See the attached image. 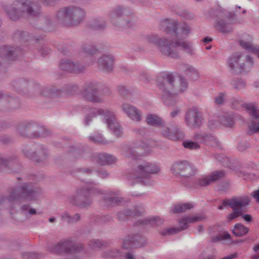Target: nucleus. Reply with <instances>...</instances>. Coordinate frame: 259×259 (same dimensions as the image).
I'll return each instance as SVG.
<instances>
[{"label": "nucleus", "instance_id": "nucleus-1", "mask_svg": "<svg viewBox=\"0 0 259 259\" xmlns=\"http://www.w3.org/2000/svg\"><path fill=\"white\" fill-rule=\"evenodd\" d=\"M162 26L164 30L171 35L170 39L161 38L156 34H148L145 36V41L157 46L162 55L172 58H179L180 50L190 55L194 54L192 44L184 40L191 30L187 24L178 25L175 20H165L163 22Z\"/></svg>", "mask_w": 259, "mask_h": 259}, {"label": "nucleus", "instance_id": "nucleus-2", "mask_svg": "<svg viewBox=\"0 0 259 259\" xmlns=\"http://www.w3.org/2000/svg\"><path fill=\"white\" fill-rule=\"evenodd\" d=\"M41 190L31 185L24 183L18 188H12L8 196L0 197V209L10 207L14 202L21 203L27 200L37 199Z\"/></svg>", "mask_w": 259, "mask_h": 259}, {"label": "nucleus", "instance_id": "nucleus-3", "mask_svg": "<svg viewBox=\"0 0 259 259\" xmlns=\"http://www.w3.org/2000/svg\"><path fill=\"white\" fill-rule=\"evenodd\" d=\"M4 8L8 16L14 21L19 19L25 13L29 17L37 18L41 11L39 3L33 0H14Z\"/></svg>", "mask_w": 259, "mask_h": 259}, {"label": "nucleus", "instance_id": "nucleus-4", "mask_svg": "<svg viewBox=\"0 0 259 259\" xmlns=\"http://www.w3.org/2000/svg\"><path fill=\"white\" fill-rule=\"evenodd\" d=\"M85 17L84 10L73 5L61 8L56 14L57 20L67 26L79 24L83 21Z\"/></svg>", "mask_w": 259, "mask_h": 259}, {"label": "nucleus", "instance_id": "nucleus-5", "mask_svg": "<svg viewBox=\"0 0 259 259\" xmlns=\"http://www.w3.org/2000/svg\"><path fill=\"white\" fill-rule=\"evenodd\" d=\"M157 84L159 88L164 92H175L182 93L188 88V84L186 79L182 76H179L176 80L172 73H163L157 77Z\"/></svg>", "mask_w": 259, "mask_h": 259}, {"label": "nucleus", "instance_id": "nucleus-6", "mask_svg": "<svg viewBox=\"0 0 259 259\" xmlns=\"http://www.w3.org/2000/svg\"><path fill=\"white\" fill-rule=\"evenodd\" d=\"M210 15L216 18L215 28L223 33H228L233 30L232 25L240 23L241 21L237 19V16L233 12H230L223 8H219L215 10L209 11Z\"/></svg>", "mask_w": 259, "mask_h": 259}, {"label": "nucleus", "instance_id": "nucleus-7", "mask_svg": "<svg viewBox=\"0 0 259 259\" xmlns=\"http://www.w3.org/2000/svg\"><path fill=\"white\" fill-rule=\"evenodd\" d=\"M101 190L97 187L84 185L77 187L74 194L67 198L68 202L73 206L85 208L91 206L92 199L91 196L93 194L101 193Z\"/></svg>", "mask_w": 259, "mask_h": 259}, {"label": "nucleus", "instance_id": "nucleus-8", "mask_svg": "<svg viewBox=\"0 0 259 259\" xmlns=\"http://www.w3.org/2000/svg\"><path fill=\"white\" fill-rule=\"evenodd\" d=\"M228 63L231 73L239 75L249 72L253 66V61L250 56L236 52L229 57Z\"/></svg>", "mask_w": 259, "mask_h": 259}, {"label": "nucleus", "instance_id": "nucleus-9", "mask_svg": "<svg viewBox=\"0 0 259 259\" xmlns=\"http://www.w3.org/2000/svg\"><path fill=\"white\" fill-rule=\"evenodd\" d=\"M160 171L159 165L154 162H144L135 166L130 174V177L136 183L148 185L151 175L157 174Z\"/></svg>", "mask_w": 259, "mask_h": 259}, {"label": "nucleus", "instance_id": "nucleus-10", "mask_svg": "<svg viewBox=\"0 0 259 259\" xmlns=\"http://www.w3.org/2000/svg\"><path fill=\"white\" fill-rule=\"evenodd\" d=\"M250 202L249 198L247 196L234 197L231 199H226L223 201L224 206H229L233 209V212L227 216V221L230 222L232 220L241 217L247 222L252 220V217L250 214L243 213V207L248 205Z\"/></svg>", "mask_w": 259, "mask_h": 259}, {"label": "nucleus", "instance_id": "nucleus-11", "mask_svg": "<svg viewBox=\"0 0 259 259\" xmlns=\"http://www.w3.org/2000/svg\"><path fill=\"white\" fill-rule=\"evenodd\" d=\"M99 115L104 116V119L108 127L111 130L117 137H119L122 134V128L117 121L113 112L108 110H104L99 108L91 109L90 113L87 114L85 117V124L88 125L93 117Z\"/></svg>", "mask_w": 259, "mask_h": 259}, {"label": "nucleus", "instance_id": "nucleus-12", "mask_svg": "<svg viewBox=\"0 0 259 259\" xmlns=\"http://www.w3.org/2000/svg\"><path fill=\"white\" fill-rule=\"evenodd\" d=\"M128 10L121 6H117L108 14L111 22L115 26L125 28H133L136 21L132 15L126 14Z\"/></svg>", "mask_w": 259, "mask_h": 259}, {"label": "nucleus", "instance_id": "nucleus-13", "mask_svg": "<svg viewBox=\"0 0 259 259\" xmlns=\"http://www.w3.org/2000/svg\"><path fill=\"white\" fill-rule=\"evenodd\" d=\"M12 85L19 94L28 98L37 97L39 89V83L31 82L26 78H20L14 80Z\"/></svg>", "mask_w": 259, "mask_h": 259}, {"label": "nucleus", "instance_id": "nucleus-14", "mask_svg": "<svg viewBox=\"0 0 259 259\" xmlns=\"http://www.w3.org/2000/svg\"><path fill=\"white\" fill-rule=\"evenodd\" d=\"M102 85L95 81H88L84 84L80 96L84 100L93 103H100L103 102V98L100 95Z\"/></svg>", "mask_w": 259, "mask_h": 259}, {"label": "nucleus", "instance_id": "nucleus-15", "mask_svg": "<svg viewBox=\"0 0 259 259\" xmlns=\"http://www.w3.org/2000/svg\"><path fill=\"white\" fill-rule=\"evenodd\" d=\"M170 170L176 177L189 179L195 176L197 169L188 160H179L171 165Z\"/></svg>", "mask_w": 259, "mask_h": 259}, {"label": "nucleus", "instance_id": "nucleus-16", "mask_svg": "<svg viewBox=\"0 0 259 259\" xmlns=\"http://www.w3.org/2000/svg\"><path fill=\"white\" fill-rule=\"evenodd\" d=\"M23 152L26 157L37 164L45 163L49 157L46 147L40 144H35L29 149L27 147L23 149Z\"/></svg>", "mask_w": 259, "mask_h": 259}, {"label": "nucleus", "instance_id": "nucleus-17", "mask_svg": "<svg viewBox=\"0 0 259 259\" xmlns=\"http://www.w3.org/2000/svg\"><path fill=\"white\" fill-rule=\"evenodd\" d=\"M206 219V217L203 214H196L194 215L185 216L181 219L179 220V227H174L172 228H168L164 229L160 232V234L163 235H170L178 233V232L187 229L189 223H194Z\"/></svg>", "mask_w": 259, "mask_h": 259}, {"label": "nucleus", "instance_id": "nucleus-18", "mask_svg": "<svg viewBox=\"0 0 259 259\" xmlns=\"http://www.w3.org/2000/svg\"><path fill=\"white\" fill-rule=\"evenodd\" d=\"M19 99L0 91V111L12 112L20 107Z\"/></svg>", "mask_w": 259, "mask_h": 259}, {"label": "nucleus", "instance_id": "nucleus-19", "mask_svg": "<svg viewBox=\"0 0 259 259\" xmlns=\"http://www.w3.org/2000/svg\"><path fill=\"white\" fill-rule=\"evenodd\" d=\"M101 193H98L103 195L101 202L103 205L111 207L120 205L124 202V199L121 196L119 191H110L104 192L101 190Z\"/></svg>", "mask_w": 259, "mask_h": 259}, {"label": "nucleus", "instance_id": "nucleus-20", "mask_svg": "<svg viewBox=\"0 0 259 259\" xmlns=\"http://www.w3.org/2000/svg\"><path fill=\"white\" fill-rule=\"evenodd\" d=\"M185 121L191 128H199L204 122V118L202 112L197 109L192 108L186 113Z\"/></svg>", "mask_w": 259, "mask_h": 259}, {"label": "nucleus", "instance_id": "nucleus-21", "mask_svg": "<svg viewBox=\"0 0 259 259\" xmlns=\"http://www.w3.org/2000/svg\"><path fill=\"white\" fill-rule=\"evenodd\" d=\"M161 133L165 138L172 140H182L185 137L184 133L174 122L167 126H162Z\"/></svg>", "mask_w": 259, "mask_h": 259}, {"label": "nucleus", "instance_id": "nucleus-22", "mask_svg": "<svg viewBox=\"0 0 259 259\" xmlns=\"http://www.w3.org/2000/svg\"><path fill=\"white\" fill-rule=\"evenodd\" d=\"M146 239L139 234L128 235L122 240V248L129 249L143 246L146 244Z\"/></svg>", "mask_w": 259, "mask_h": 259}, {"label": "nucleus", "instance_id": "nucleus-23", "mask_svg": "<svg viewBox=\"0 0 259 259\" xmlns=\"http://www.w3.org/2000/svg\"><path fill=\"white\" fill-rule=\"evenodd\" d=\"M114 60V57L111 54L102 55L97 61L99 69L107 73L111 72L113 69Z\"/></svg>", "mask_w": 259, "mask_h": 259}, {"label": "nucleus", "instance_id": "nucleus-24", "mask_svg": "<svg viewBox=\"0 0 259 259\" xmlns=\"http://www.w3.org/2000/svg\"><path fill=\"white\" fill-rule=\"evenodd\" d=\"M231 107L233 108H237L239 106L243 105L247 110L249 115L255 119L259 118V110L252 104H243L242 101L240 99H232L231 100Z\"/></svg>", "mask_w": 259, "mask_h": 259}, {"label": "nucleus", "instance_id": "nucleus-25", "mask_svg": "<svg viewBox=\"0 0 259 259\" xmlns=\"http://www.w3.org/2000/svg\"><path fill=\"white\" fill-rule=\"evenodd\" d=\"M122 109L128 117L135 121L139 122L142 120V112L137 107L128 104H123Z\"/></svg>", "mask_w": 259, "mask_h": 259}, {"label": "nucleus", "instance_id": "nucleus-26", "mask_svg": "<svg viewBox=\"0 0 259 259\" xmlns=\"http://www.w3.org/2000/svg\"><path fill=\"white\" fill-rule=\"evenodd\" d=\"M60 89H57L54 86H45L42 87L39 84V89L37 97L39 95L48 98H52L61 95Z\"/></svg>", "mask_w": 259, "mask_h": 259}, {"label": "nucleus", "instance_id": "nucleus-27", "mask_svg": "<svg viewBox=\"0 0 259 259\" xmlns=\"http://www.w3.org/2000/svg\"><path fill=\"white\" fill-rule=\"evenodd\" d=\"M93 158L96 162L102 165L113 164L117 160L113 155L105 153H96L94 155Z\"/></svg>", "mask_w": 259, "mask_h": 259}, {"label": "nucleus", "instance_id": "nucleus-28", "mask_svg": "<svg viewBox=\"0 0 259 259\" xmlns=\"http://www.w3.org/2000/svg\"><path fill=\"white\" fill-rule=\"evenodd\" d=\"M143 213V208L139 207L138 208L126 209L123 211L117 213V217L119 221H124L127 216L136 217L142 215Z\"/></svg>", "mask_w": 259, "mask_h": 259}, {"label": "nucleus", "instance_id": "nucleus-29", "mask_svg": "<svg viewBox=\"0 0 259 259\" xmlns=\"http://www.w3.org/2000/svg\"><path fill=\"white\" fill-rule=\"evenodd\" d=\"M64 253H76L82 250L83 246L81 243H76L70 240L62 241Z\"/></svg>", "mask_w": 259, "mask_h": 259}, {"label": "nucleus", "instance_id": "nucleus-30", "mask_svg": "<svg viewBox=\"0 0 259 259\" xmlns=\"http://www.w3.org/2000/svg\"><path fill=\"white\" fill-rule=\"evenodd\" d=\"M18 54L17 49L13 47L3 46L0 48V58L2 60H12Z\"/></svg>", "mask_w": 259, "mask_h": 259}, {"label": "nucleus", "instance_id": "nucleus-31", "mask_svg": "<svg viewBox=\"0 0 259 259\" xmlns=\"http://www.w3.org/2000/svg\"><path fill=\"white\" fill-rule=\"evenodd\" d=\"M179 93L175 92H164L162 94V100L167 106H174L178 102L177 95Z\"/></svg>", "mask_w": 259, "mask_h": 259}, {"label": "nucleus", "instance_id": "nucleus-32", "mask_svg": "<svg viewBox=\"0 0 259 259\" xmlns=\"http://www.w3.org/2000/svg\"><path fill=\"white\" fill-rule=\"evenodd\" d=\"M60 218L63 222H66L68 224H73L81 220V215L79 213L71 215L68 211H64L60 215Z\"/></svg>", "mask_w": 259, "mask_h": 259}, {"label": "nucleus", "instance_id": "nucleus-33", "mask_svg": "<svg viewBox=\"0 0 259 259\" xmlns=\"http://www.w3.org/2000/svg\"><path fill=\"white\" fill-rule=\"evenodd\" d=\"M23 123L28 137L36 138L39 136L38 132L36 130L37 126L34 122L32 121H24Z\"/></svg>", "mask_w": 259, "mask_h": 259}, {"label": "nucleus", "instance_id": "nucleus-34", "mask_svg": "<svg viewBox=\"0 0 259 259\" xmlns=\"http://www.w3.org/2000/svg\"><path fill=\"white\" fill-rule=\"evenodd\" d=\"M121 154L131 159H137L139 155L135 148L127 145H123L121 147Z\"/></svg>", "mask_w": 259, "mask_h": 259}, {"label": "nucleus", "instance_id": "nucleus-35", "mask_svg": "<svg viewBox=\"0 0 259 259\" xmlns=\"http://www.w3.org/2000/svg\"><path fill=\"white\" fill-rule=\"evenodd\" d=\"M106 25V21L102 17L94 18L89 23L90 27L95 30H103L105 28Z\"/></svg>", "mask_w": 259, "mask_h": 259}, {"label": "nucleus", "instance_id": "nucleus-36", "mask_svg": "<svg viewBox=\"0 0 259 259\" xmlns=\"http://www.w3.org/2000/svg\"><path fill=\"white\" fill-rule=\"evenodd\" d=\"M235 115L233 113H224L220 117L222 124L226 127H232L235 124Z\"/></svg>", "mask_w": 259, "mask_h": 259}, {"label": "nucleus", "instance_id": "nucleus-37", "mask_svg": "<svg viewBox=\"0 0 259 259\" xmlns=\"http://www.w3.org/2000/svg\"><path fill=\"white\" fill-rule=\"evenodd\" d=\"M230 84L232 89L236 91L245 90L247 87L246 81L241 77L234 78L231 80Z\"/></svg>", "mask_w": 259, "mask_h": 259}, {"label": "nucleus", "instance_id": "nucleus-38", "mask_svg": "<svg viewBox=\"0 0 259 259\" xmlns=\"http://www.w3.org/2000/svg\"><path fill=\"white\" fill-rule=\"evenodd\" d=\"M146 121L148 124L152 126H163L164 124V122L161 117L154 114L148 115L146 117Z\"/></svg>", "mask_w": 259, "mask_h": 259}, {"label": "nucleus", "instance_id": "nucleus-39", "mask_svg": "<svg viewBox=\"0 0 259 259\" xmlns=\"http://www.w3.org/2000/svg\"><path fill=\"white\" fill-rule=\"evenodd\" d=\"M143 225H150L152 226H159L161 225L164 220L159 217H152L146 218L141 221Z\"/></svg>", "mask_w": 259, "mask_h": 259}, {"label": "nucleus", "instance_id": "nucleus-40", "mask_svg": "<svg viewBox=\"0 0 259 259\" xmlns=\"http://www.w3.org/2000/svg\"><path fill=\"white\" fill-rule=\"evenodd\" d=\"M211 184L209 176L205 178H198L196 179L193 182V184L189 185L190 187L194 188H198L199 187H206Z\"/></svg>", "mask_w": 259, "mask_h": 259}, {"label": "nucleus", "instance_id": "nucleus-41", "mask_svg": "<svg viewBox=\"0 0 259 259\" xmlns=\"http://www.w3.org/2000/svg\"><path fill=\"white\" fill-rule=\"evenodd\" d=\"M249 229L240 223L235 225L233 230V233L237 237H241L246 234Z\"/></svg>", "mask_w": 259, "mask_h": 259}, {"label": "nucleus", "instance_id": "nucleus-42", "mask_svg": "<svg viewBox=\"0 0 259 259\" xmlns=\"http://www.w3.org/2000/svg\"><path fill=\"white\" fill-rule=\"evenodd\" d=\"M193 207V205L191 203H181L175 205L172 210L175 213H179L185 212Z\"/></svg>", "mask_w": 259, "mask_h": 259}, {"label": "nucleus", "instance_id": "nucleus-43", "mask_svg": "<svg viewBox=\"0 0 259 259\" xmlns=\"http://www.w3.org/2000/svg\"><path fill=\"white\" fill-rule=\"evenodd\" d=\"M178 69L180 71L185 73L186 75H191L197 74V70L192 66L187 64L181 63L179 65Z\"/></svg>", "mask_w": 259, "mask_h": 259}, {"label": "nucleus", "instance_id": "nucleus-44", "mask_svg": "<svg viewBox=\"0 0 259 259\" xmlns=\"http://www.w3.org/2000/svg\"><path fill=\"white\" fill-rule=\"evenodd\" d=\"M62 91L61 95L63 94L66 95H72L76 93L79 90L78 87L74 84H67L65 85L62 89H60Z\"/></svg>", "mask_w": 259, "mask_h": 259}, {"label": "nucleus", "instance_id": "nucleus-45", "mask_svg": "<svg viewBox=\"0 0 259 259\" xmlns=\"http://www.w3.org/2000/svg\"><path fill=\"white\" fill-rule=\"evenodd\" d=\"M82 51L83 53L89 55H93L96 54L98 52L96 47L91 42L83 44L82 46Z\"/></svg>", "mask_w": 259, "mask_h": 259}, {"label": "nucleus", "instance_id": "nucleus-46", "mask_svg": "<svg viewBox=\"0 0 259 259\" xmlns=\"http://www.w3.org/2000/svg\"><path fill=\"white\" fill-rule=\"evenodd\" d=\"M89 245L91 248L97 250L102 247L107 246L108 243L99 239H92L90 241Z\"/></svg>", "mask_w": 259, "mask_h": 259}, {"label": "nucleus", "instance_id": "nucleus-47", "mask_svg": "<svg viewBox=\"0 0 259 259\" xmlns=\"http://www.w3.org/2000/svg\"><path fill=\"white\" fill-rule=\"evenodd\" d=\"M14 37L15 39H20L22 41L25 42L30 40L31 36L27 32L18 30L15 32Z\"/></svg>", "mask_w": 259, "mask_h": 259}, {"label": "nucleus", "instance_id": "nucleus-48", "mask_svg": "<svg viewBox=\"0 0 259 259\" xmlns=\"http://www.w3.org/2000/svg\"><path fill=\"white\" fill-rule=\"evenodd\" d=\"M249 39H240L239 40L240 45L244 49L248 52H252V50L254 48L255 46L252 43L251 38L248 36Z\"/></svg>", "mask_w": 259, "mask_h": 259}, {"label": "nucleus", "instance_id": "nucleus-49", "mask_svg": "<svg viewBox=\"0 0 259 259\" xmlns=\"http://www.w3.org/2000/svg\"><path fill=\"white\" fill-rule=\"evenodd\" d=\"M74 62L69 60H62L60 63V68L65 71L72 72Z\"/></svg>", "mask_w": 259, "mask_h": 259}, {"label": "nucleus", "instance_id": "nucleus-50", "mask_svg": "<svg viewBox=\"0 0 259 259\" xmlns=\"http://www.w3.org/2000/svg\"><path fill=\"white\" fill-rule=\"evenodd\" d=\"M14 163L7 160L5 158L0 154V172L5 170L7 172H10L8 168L9 166H13Z\"/></svg>", "mask_w": 259, "mask_h": 259}, {"label": "nucleus", "instance_id": "nucleus-51", "mask_svg": "<svg viewBox=\"0 0 259 259\" xmlns=\"http://www.w3.org/2000/svg\"><path fill=\"white\" fill-rule=\"evenodd\" d=\"M225 176V171L223 170H219L214 171L208 176L212 184L215 183L219 179L224 178Z\"/></svg>", "mask_w": 259, "mask_h": 259}, {"label": "nucleus", "instance_id": "nucleus-52", "mask_svg": "<svg viewBox=\"0 0 259 259\" xmlns=\"http://www.w3.org/2000/svg\"><path fill=\"white\" fill-rule=\"evenodd\" d=\"M231 239V235L229 232L227 231L223 232L222 233L218 235L213 236L211 238V242H215L217 241H222Z\"/></svg>", "mask_w": 259, "mask_h": 259}, {"label": "nucleus", "instance_id": "nucleus-53", "mask_svg": "<svg viewBox=\"0 0 259 259\" xmlns=\"http://www.w3.org/2000/svg\"><path fill=\"white\" fill-rule=\"evenodd\" d=\"M89 138L90 141L95 143L106 145L109 143L108 141L105 140L101 134H97L96 136H90Z\"/></svg>", "mask_w": 259, "mask_h": 259}, {"label": "nucleus", "instance_id": "nucleus-54", "mask_svg": "<svg viewBox=\"0 0 259 259\" xmlns=\"http://www.w3.org/2000/svg\"><path fill=\"white\" fill-rule=\"evenodd\" d=\"M38 23H44V25L39 26V28H46L49 30L50 26L52 25V20L48 17H42L38 19Z\"/></svg>", "mask_w": 259, "mask_h": 259}, {"label": "nucleus", "instance_id": "nucleus-55", "mask_svg": "<svg viewBox=\"0 0 259 259\" xmlns=\"http://www.w3.org/2000/svg\"><path fill=\"white\" fill-rule=\"evenodd\" d=\"M49 250L53 253L61 254L64 252L62 241L49 247Z\"/></svg>", "mask_w": 259, "mask_h": 259}, {"label": "nucleus", "instance_id": "nucleus-56", "mask_svg": "<svg viewBox=\"0 0 259 259\" xmlns=\"http://www.w3.org/2000/svg\"><path fill=\"white\" fill-rule=\"evenodd\" d=\"M120 251L116 248H112L107 250L103 254V256L106 257H116L120 255Z\"/></svg>", "mask_w": 259, "mask_h": 259}, {"label": "nucleus", "instance_id": "nucleus-57", "mask_svg": "<svg viewBox=\"0 0 259 259\" xmlns=\"http://www.w3.org/2000/svg\"><path fill=\"white\" fill-rule=\"evenodd\" d=\"M183 145L185 148L190 150H196L200 147L197 143L189 140L184 141L183 142Z\"/></svg>", "mask_w": 259, "mask_h": 259}, {"label": "nucleus", "instance_id": "nucleus-58", "mask_svg": "<svg viewBox=\"0 0 259 259\" xmlns=\"http://www.w3.org/2000/svg\"><path fill=\"white\" fill-rule=\"evenodd\" d=\"M74 66L72 67V72L75 73H83L86 69V67L78 62H74Z\"/></svg>", "mask_w": 259, "mask_h": 259}, {"label": "nucleus", "instance_id": "nucleus-59", "mask_svg": "<svg viewBox=\"0 0 259 259\" xmlns=\"http://www.w3.org/2000/svg\"><path fill=\"white\" fill-rule=\"evenodd\" d=\"M21 255L23 259H36L41 256L40 254L35 252H23Z\"/></svg>", "mask_w": 259, "mask_h": 259}, {"label": "nucleus", "instance_id": "nucleus-60", "mask_svg": "<svg viewBox=\"0 0 259 259\" xmlns=\"http://www.w3.org/2000/svg\"><path fill=\"white\" fill-rule=\"evenodd\" d=\"M117 91L119 94L123 97H127L131 94L129 89L123 85H119L117 87Z\"/></svg>", "mask_w": 259, "mask_h": 259}, {"label": "nucleus", "instance_id": "nucleus-61", "mask_svg": "<svg viewBox=\"0 0 259 259\" xmlns=\"http://www.w3.org/2000/svg\"><path fill=\"white\" fill-rule=\"evenodd\" d=\"M226 94L225 93H219L214 98V102L215 104L222 105L224 104L226 100Z\"/></svg>", "mask_w": 259, "mask_h": 259}, {"label": "nucleus", "instance_id": "nucleus-62", "mask_svg": "<svg viewBox=\"0 0 259 259\" xmlns=\"http://www.w3.org/2000/svg\"><path fill=\"white\" fill-rule=\"evenodd\" d=\"M202 137L205 140L208 141L209 144L212 146H218L219 145L218 140L212 135H204L202 136Z\"/></svg>", "mask_w": 259, "mask_h": 259}, {"label": "nucleus", "instance_id": "nucleus-63", "mask_svg": "<svg viewBox=\"0 0 259 259\" xmlns=\"http://www.w3.org/2000/svg\"><path fill=\"white\" fill-rule=\"evenodd\" d=\"M248 134L249 135H251L255 133H259V122L252 121L248 125Z\"/></svg>", "mask_w": 259, "mask_h": 259}, {"label": "nucleus", "instance_id": "nucleus-64", "mask_svg": "<svg viewBox=\"0 0 259 259\" xmlns=\"http://www.w3.org/2000/svg\"><path fill=\"white\" fill-rule=\"evenodd\" d=\"M16 132L17 134L19 135L20 136L23 137L27 136L23 122L20 123L17 125L16 128Z\"/></svg>", "mask_w": 259, "mask_h": 259}]
</instances>
